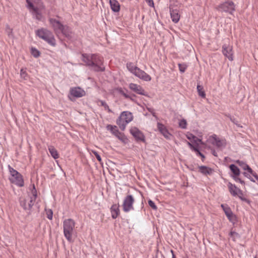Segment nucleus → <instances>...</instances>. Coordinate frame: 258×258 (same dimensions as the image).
Returning <instances> with one entry per match:
<instances>
[{
	"mask_svg": "<svg viewBox=\"0 0 258 258\" xmlns=\"http://www.w3.org/2000/svg\"><path fill=\"white\" fill-rule=\"evenodd\" d=\"M100 102L101 103V105L104 107L105 110H107L109 113L112 112V111L109 108L108 105L104 101L100 100Z\"/></svg>",
	"mask_w": 258,
	"mask_h": 258,
	"instance_id": "obj_36",
	"label": "nucleus"
},
{
	"mask_svg": "<svg viewBox=\"0 0 258 258\" xmlns=\"http://www.w3.org/2000/svg\"><path fill=\"white\" fill-rule=\"evenodd\" d=\"M116 90L120 94L122 95L125 98L129 99L132 101H134V99L133 98L135 97V95L133 94H131L128 90L125 88H122L120 87H118L116 89Z\"/></svg>",
	"mask_w": 258,
	"mask_h": 258,
	"instance_id": "obj_14",
	"label": "nucleus"
},
{
	"mask_svg": "<svg viewBox=\"0 0 258 258\" xmlns=\"http://www.w3.org/2000/svg\"><path fill=\"white\" fill-rule=\"evenodd\" d=\"M216 9L219 12L228 13L232 15L235 11V5L232 1H227L218 6Z\"/></svg>",
	"mask_w": 258,
	"mask_h": 258,
	"instance_id": "obj_5",
	"label": "nucleus"
},
{
	"mask_svg": "<svg viewBox=\"0 0 258 258\" xmlns=\"http://www.w3.org/2000/svg\"><path fill=\"white\" fill-rule=\"evenodd\" d=\"M32 11V13L33 15H40V13L39 11V9L37 7H34L30 10Z\"/></svg>",
	"mask_w": 258,
	"mask_h": 258,
	"instance_id": "obj_39",
	"label": "nucleus"
},
{
	"mask_svg": "<svg viewBox=\"0 0 258 258\" xmlns=\"http://www.w3.org/2000/svg\"><path fill=\"white\" fill-rule=\"evenodd\" d=\"M228 187L229 191L230 193L233 196L235 197L237 195H238V192H237L238 187H237L235 184H233L231 183V182H229L228 184Z\"/></svg>",
	"mask_w": 258,
	"mask_h": 258,
	"instance_id": "obj_26",
	"label": "nucleus"
},
{
	"mask_svg": "<svg viewBox=\"0 0 258 258\" xmlns=\"http://www.w3.org/2000/svg\"><path fill=\"white\" fill-rule=\"evenodd\" d=\"M197 139V141L200 142L201 144H204V143L203 142V141H202L201 139Z\"/></svg>",
	"mask_w": 258,
	"mask_h": 258,
	"instance_id": "obj_56",
	"label": "nucleus"
},
{
	"mask_svg": "<svg viewBox=\"0 0 258 258\" xmlns=\"http://www.w3.org/2000/svg\"><path fill=\"white\" fill-rule=\"evenodd\" d=\"M179 70L182 73L185 72L187 68V65L185 63H178V64Z\"/></svg>",
	"mask_w": 258,
	"mask_h": 258,
	"instance_id": "obj_34",
	"label": "nucleus"
},
{
	"mask_svg": "<svg viewBox=\"0 0 258 258\" xmlns=\"http://www.w3.org/2000/svg\"><path fill=\"white\" fill-rule=\"evenodd\" d=\"M146 2H147L149 3L150 6H151V5H150L151 3H152V4L153 5H154L153 0H146Z\"/></svg>",
	"mask_w": 258,
	"mask_h": 258,
	"instance_id": "obj_55",
	"label": "nucleus"
},
{
	"mask_svg": "<svg viewBox=\"0 0 258 258\" xmlns=\"http://www.w3.org/2000/svg\"><path fill=\"white\" fill-rule=\"evenodd\" d=\"M249 174L250 173H249L248 172H243V174L244 176L249 178L250 180V181H251L252 182H255L254 180L251 177V176L249 175Z\"/></svg>",
	"mask_w": 258,
	"mask_h": 258,
	"instance_id": "obj_44",
	"label": "nucleus"
},
{
	"mask_svg": "<svg viewBox=\"0 0 258 258\" xmlns=\"http://www.w3.org/2000/svg\"><path fill=\"white\" fill-rule=\"evenodd\" d=\"M37 197V190H36V189L35 187V185L34 184L33 185V188L31 190V195L28 198L30 199V200H32V201L34 202H35L36 198Z\"/></svg>",
	"mask_w": 258,
	"mask_h": 258,
	"instance_id": "obj_31",
	"label": "nucleus"
},
{
	"mask_svg": "<svg viewBox=\"0 0 258 258\" xmlns=\"http://www.w3.org/2000/svg\"><path fill=\"white\" fill-rule=\"evenodd\" d=\"M26 3L27 4V8L30 10L35 6L33 4V3L30 0H26Z\"/></svg>",
	"mask_w": 258,
	"mask_h": 258,
	"instance_id": "obj_43",
	"label": "nucleus"
},
{
	"mask_svg": "<svg viewBox=\"0 0 258 258\" xmlns=\"http://www.w3.org/2000/svg\"><path fill=\"white\" fill-rule=\"evenodd\" d=\"M188 139H190V137H187Z\"/></svg>",
	"mask_w": 258,
	"mask_h": 258,
	"instance_id": "obj_61",
	"label": "nucleus"
},
{
	"mask_svg": "<svg viewBox=\"0 0 258 258\" xmlns=\"http://www.w3.org/2000/svg\"><path fill=\"white\" fill-rule=\"evenodd\" d=\"M37 36L43 39L49 45L55 46L56 45V41L52 32L46 28H42L35 31Z\"/></svg>",
	"mask_w": 258,
	"mask_h": 258,
	"instance_id": "obj_3",
	"label": "nucleus"
},
{
	"mask_svg": "<svg viewBox=\"0 0 258 258\" xmlns=\"http://www.w3.org/2000/svg\"><path fill=\"white\" fill-rule=\"evenodd\" d=\"M210 139H213V141L211 142L212 144L215 146L218 149H222L226 146V140L220 139L215 134L211 136Z\"/></svg>",
	"mask_w": 258,
	"mask_h": 258,
	"instance_id": "obj_12",
	"label": "nucleus"
},
{
	"mask_svg": "<svg viewBox=\"0 0 258 258\" xmlns=\"http://www.w3.org/2000/svg\"><path fill=\"white\" fill-rule=\"evenodd\" d=\"M130 132L137 142H142L146 143L145 135L138 128L132 127L131 128Z\"/></svg>",
	"mask_w": 258,
	"mask_h": 258,
	"instance_id": "obj_11",
	"label": "nucleus"
},
{
	"mask_svg": "<svg viewBox=\"0 0 258 258\" xmlns=\"http://www.w3.org/2000/svg\"><path fill=\"white\" fill-rule=\"evenodd\" d=\"M110 5L111 10L114 12H118L120 10V5L116 0H110Z\"/></svg>",
	"mask_w": 258,
	"mask_h": 258,
	"instance_id": "obj_24",
	"label": "nucleus"
},
{
	"mask_svg": "<svg viewBox=\"0 0 258 258\" xmlns=\"http://www.w3.org/2000/svg\"><path fill=\"white\" fill-rule=\"evenodd\" d=\"M187 145L189 147V148L193 151H195V149H198L199 148L198 145H197L196 146H194L191 143L189 142H187Z\"/></svg>",
	"mask_w": 258,
	"mask_h": 258,
	"instance_id": "obj_45",
	"label": "nucleus"
},
{
	"mask_svg": "<svg viewBox=\"0 0 258 258\" xmlns=\"http://www.w3.org/2000/svg\"><path fill=\"white\" fill-rule=\"evenodd\" d=\"M133 74L143 81H150L151 79V77L149 75L139 68Z\"/></svg>",
	"mask_w": 258,
	"mask_h": 258,
	"instance_id": "obj_17",
	"label": "nucleus"
},
{
	"mask_svg": "<svg viewBox=\"0 0 258 258\" xmlns=\"http://www.w3.org/2000/svg\"><path fill=\"white\" fill-rule=\"evenodd\" d=\"M199 168L200 172L205 175H211L214 171L211 168L204 165L199 166Z\"/></svg>",
	"mask_w": 258,
	"mask_h": 258,
	"instance_id": "obj_22",
	"label": "nucleus"
},
{
	"mask_svg": "<svg viewBox=\"0 0 258 258\" xmlns=\"http://www.w3.org/2000/svg\"><path fill=\"white\" fill-rule=\"evenodd\" d=\"M8 168L9 170V172L12 176H14L15 175H19V172L12 168L10 165L8 166Z\"/></svg>",
	"mask_w": 258,
	"mask_h": 258,
	"instance_id": "obj_35",
	"label": "nucleus"
},
{
	"mask_svg": "<svg viewBox=\"0 0 258 258\" xmlns=\"http://www.w3.org/2000/svg\"><path fill=\"white\" fill-rule=\"evenodd\" d=\"M116 123L119 126L121 131H124L127 124L124 120L120 118V116L117 119Z\"/></svg>",
	"mask_w": 258,
	"mask_h": 258,
	"instance_id": "obj_28",
	"label": "nucleus"
},
{
	"mask_svg": "<svg viewBox=\"0 0 258 258\" xmlns=\"http://www.w3.org/2000/svg\"><path fill=\"white\" fill-rule=\"evenodd\" d=\"M135 202V199L132 195H127L123 202V210L124 212H128L131 210H134L133 204Z\"/></svg>",
	"mask_w": 258,
	"mask_h": 258,
	"instance_id": "obj_9",
	"label": "nucleus"
},
{
	"mask_svg": "<svg viewBox=\"0 0 258 258\" xmlns=\"http://www.w3.org/2000/svg\"><path fill=\"white\" fill-rule=\"evenodd\" d=\"M92 152L96 157L97 160L100 162V163L102 164V159L100 155L98 154V153L96 151H92Z\"/></svg>",
	"mask_w": 258,
	"mask_h": 258,
	"instance_id": "obj_40",
	"label": "nucleus"
},
{
	"mask_svg": "<svg viewBox=\"0 0 258 258\" xmlns=\"http://www.w3.org/2000/svg\"><path fill=\"white\" fill-rule=\"evenodd\" d=\"M222 53L230 61L233 60V53L232 47L226 44L222 46Z\"/></svg>",
	"mask_w": 258,
	"mask_h": 258,
	"instance_id": "obj_15",
	"label": "nucleus"
},
{
	"mask_svg": "<svg viewBox=\"0 0 258 258\" xmlns=\"http://www.w3.org/2000/svg\"><path fill=\"white\" fill-rule=\"evenodd\" d=\"M230 171L232 172L231 176L236 182H239L241 184L244 185V181L239 177L240 174V171L239 168L235 164H230L229 166Z\"/></svg>",
	"mask_w": 258,
	"mask_h": 258,
	"instance_id": "obj_10",
	"label": "nucleus"
},
{
	"mask_svg": "<svg viewBox=\"0 0 258 258\" xmlns=\"http://www.w3.org/2000/svg\"><path fill=\"white\" fill-rule=\"evenodd\" d=\"M148 204L150 206V207H151L153 210H156L157 209V207L156 206L154 202L152 201L151 200H149L148 201Z\"/></svg>",
	"mask_w": 258,
	"mask_h": 258,
	"instance_id": "obj_42",
	"label": "nucleus"
},
{
	"mask_svg": "<svg viewBox=\"0 0 258 258\" xmlns=\"http://www.w3.org/2000/svg\"><path fill=\"white\" fill-rule=\"evenodd\" d=\"M221 207L229 221L234 224L235 222L237 221V217L236 215L233 213L230 208L227 205L224 204H222Z\"/></svg>",
	"mask_w": 258,
	"mask_h": 258,
	"instance_id": "obj_13",
	"label": "nucleus"
},
{
	"mask_svg": "<svg viewBox=\"0 0 258 258\" xmlns=\"http://www.w3.org/2000/svg\"><path fill=\"white\" fill-rule=\"evenodd\" d=\"M239 198L243 202H245L248 204H249L250 203V201L249 200H248L247 199L244 198V197H243L241 196H239Z\"/></svg>",
	"mask_w": 258,
	"mask_h": 258,
	"instance_id": "obj_48",
	"label": "nucleus"
},
{
	"mask_svg": "<svg viewBox=\"0 0 258 258\" xmlns=\"http://www.w3.org/2000/svg\"><path fill=\"white\" fill-rule=\"evenodd\" d=\"M12 177L13 178L10 179L12 182L14 183L15 184L20 187H22L24 186V180L23 177L20 173H19V175H17Z\"/></svg>",
	"mask_w": 258,
	"mask_h": 258,
	"instance_id": "obj_19",
	"label": "nucleus"
},
{
	"mask_svg": "<svg viewBox=\"0 0 258 258\" xmlns=\"http://www.w3.org/2000/svg\"><path fill=\"white\" fill-rule=\"evenodd\" d=\"M229 236L232 238L233 241H235L236 239L240 238V235L237 232L233 231V228L231 229L229 234Z\"/></svg>",
	"mask_w": 258,
	"mask_h": 258,
	"instance_id": "obj_32",
	"label": "nucleus"
},
{
	"mask_svg": "<svg viewBox=\"0 0 258 258\" xmlns=\"http://www.w3.org/2000/svg\"><path fill=\"white\" fill-rule=\"evenodd\" d=\"M254 258H256V257H255Z\"/></svg>",
	"mask_w": 258,
	"mask_h": 258,
	"instance_id": "obj_62",
	"label": "nucleus"
},
{
	"mask_svg": "<svg viewBox=\"0 0 258 258\" xmlns=\"http://www.w3.org/2000/svg\"><path fill=\"white\" fill-rule=\"evenodd\" d=\"M31 54L35 58L38 57L40 55V51L36 48L32 47L31 49Z\"/></svg>",
	"mask_w": 258,
	"mask_h": 258,
	"instance_id": "obj_33",
	"label": "nucleus"
},
{
	"mask_svg": "<svg viewBox=\"0 0 258 258\" xmlns=\"http://www.w3.org/2000/svg\"><path fill=\"white\" fill-rule=\"evenodd\" d=\"M49 152L51 156L55 159L59 157L57 150L52 146H50L48 148Z\"/></svg>",
	"mask_w": 258,
	"mask_h": 258,
	"instance_id": "obj_29",
	"label": "nucleus"
},
{
	"mask_svg": "<svg viewBox=\"0 0 258 258\" xmlns=\"http://www.w3.org/2000/svg\"><path fill=\"white\" fill-rule=\"evenodd\" d=\"M106 128L107 130L110 131L113 135L116 136L122 142L124 143H127V138L124 134L121 133L118 131L116 126L108 124L106 126Z\"/></svg>",
	"mask_w": 258,
	"mask_h": 258,
	"instance_id": "obj_8",
	"label": "nucleus"
},
{
	"mask_svg": "<svg viewBox=\"0 0 258 258\" xmlns=\"http://www.w3.org/2000/svg\"><path fill=\"white\" fill-rule=\"evenodd\" d=\"M193 139L197 138V137L195 136H192Z\"/></svg>",
	"mask_w": 258,
	"mask_h": 258,
	"instance_id": "obj_58",
	"label": "nucleus"
},
{
	"mask_svg": "<svg viewBox=\"0 0 258 258\" xmlns=\"http://www.w3.org/2000/svg\"><path fill=\"white\" fill-rule=\"evenodd\" d=\"M48 21L54 33L57 37L62 34L68 39L72 38V32L70 27L66 25H63L59 21L54 18H50Z\"/></svg>",
	"mask_w": 258,
	"mask_h": 258,
	"instance_id": "obj_2",
	"label": "nucleus"
},
{
	"mask_svg": "<svg viewBox=\"0 0 258 258\" xmlns=\"http://www.w3.org/2000/svg\"><path fill=\"white\" fill-rule=\"evenodd\" d=\"M169 10L172 21L175 23H177L180 19V15L178 14V11L173 9L170 7H169Z\"/></svg>",
	"mask_w": 258,
	"mask_h": 258,
	"instance_id": "obj_20",
	"label": "nucleus"
},
{
	"mask_svg": "<svg viewBox=\"0 0 258 258\" xmlns=\"http://www.w3.org/2000/svg\"><path fill=\"white\" fill-rule=\"evenodd\" d=\"M21 76L25 80H27V78H26V76H27V74L25 71H24L23 69H21Z\"/></svg>",
	"mask_w": 258,
	"mask_h": 258,
	"instance_id": "obj_47",
	"label": "nucleus"
},
{
	"mask_svg": "<svg viewBox=\"0 0 258 258\" xmlns=\"http://www.w3.org/2000/svg\"><path fill=\"white\" fill-rule=\"evenodd\" d=\"M212 154H213L214 156L217 157V156H218V155H217V152H216V151H215L214 149H213V150H212Z\"/></svg>",
	"mask_w": 258,
	"mask_h": 258,
	"instance_id": "obj_53",
	"label": "nucleus"
},
{
	"mask_svg": "<svg viewBox=\"0 0 258 258\" xmlns=\"http://www.w3.org/2000/svg\"><path fill=\"white\" fill-rule=\"evenodd\" d=\"M187 122L185 119H182L179 121V126L180 127L183 129L186 128Z\"/></svg>",
	"mask_w": 258,
	"mask_h": 258,
	"instance_id": "obj_37",
	"label": "nucleus"
},
{
	"mask_svg": "<svg viewBox=\"0 0 258 258\" xmlns=\"http://www.w3.org/2000/svg\"><path fill=\"white\" fill-rule=\"evenodd\" d=\"M35 18L38 20H40L41 19V15L40 14V15H35Z\"/></svg>",
	"mask_w": 258,
	"mask_h": 258,
	"instance_id": "obj_54",
	"label": "nucleus"
},
{
	"mask_svg": "<svg viewBox=\"0 0 258 258\" xmlns=\"http://www.w3.org/2000/svg\"><path fill=\"white\" fill-rule=\"evenodd\" d=\"M126 67L128 70L132 74L135 73V72H136L137 69L139 68L138 67L135 66L132 62L127 63Z\"/></svg>",
	"mask_w": 258,
	"mask_h": 258,
	"instance_id": "obj_30",
	"label": "nucleus"
},
{
	"mask_svg": "<svg viewBox=\"0 0 258 258\" xmlns=\"http://www.w3.org/2000/svg\"><path fill=\"white\" fill-rule=\"evenodd\" d=\"M237 192H238V196L239 197V196H242L243 195V192L242 191L239 189V188H237Z\"/></svg>",
	"mask_w": 258,
	"mask_h": 258,
	"instance_id": "obj_51",
	"label": "nucleus"
},
{
	"mask_svg": "<svg viewBox=\"0 0 258 258\" xmlns=\"http://www.w3.org/2000/svg\"><path fill=\"white\" fill-rule=\"evenodd\" d=\"M195 152L196 153L197 155L200 156L202 158V160L204 161L205 158V156L203 153H202L200 152L199 148L198 149H195Z\"/></svg>",
	"mask_w": 258,
	"mask_h": 258,
	"instance_id": "obj_38",
	"label": "nucleus"
},
{
	"mask_svg": "<svg viewBox=\"0 0 258 258\" xmlns=\"http://www.w3.org/2000/svg\"><path fill=\"white\" fill-rule=\"evenodd\" d=\"M81 59L92 71L99 72L105 70L103 58L96 54L83 53Z\"/></svg>",
	"mask_w": 258,
	"mask_h": 258,
	"instance_id": "obj_1",
	"label": "nucleus"
},
{
	"mask_svg": "<svg viewBox=\"0 0 258 258\" xmlns=\"http://www.w3.org/2000/svg\"><path fill=\"white\" fill-rule=\"evenodd\" d=\"M197 89L199 96L203 98H206V93L203 86L198 83Z\"/></svg>",
	"mask_w": 258,
	"mask_h": 258,
	"instance_id": "obj_27",
	"label": "nucleus"
},
{
	"mask_svg": "<svg viewBox=\"0 0 258 258\" xmlns=\"http://www.w3.org/2000/svg\"><path fill=\"white\" fill-rule=\"evenodd\" d=\"M120 118L125 121L127 123L131 122L133 118L132 113L128 111H123L120 114Z\"/></svg>",
	"mask_w": 258,
	"mask_h": 258,
	"instance_id": "obj_21",
	"label": "nucleus"
},
{
	"mask_svg": "<svg viewBox=\"0 0 258 258\" xmlns=\"http://www.w3.org/2000/svg\"><path fill=\"white\" fill-rule=\"evenodd\" d=\"M171 252L172 253V258H175V255L173 253V251L172 250H171Z\"/></svg>",
	"mask_w": 258,
	"mask_h": 258,
	"instance_id": "obj_57",
	"label": "nucleus"
},
{
	"mask_svg": "<svg viewBox=\"0 0 258 258\" xmlns=\"http://www.w3.org/2000/svg\"><path fill=\"white\" fill-rule=\"evenodd\" d=\"M250 174H251L255 178V179L258 181V175L257 174L253 171V170L252 169V172L249 173Z\"/></svg>",
	"mask_w": 258,
	"mask_h": 258,
	"instance_id": "obj_49",
	"label": "nucleus"
},
{
	"mask_svg": "<svg viewBox=\"0 0 258 258\" xmlns=\"http://www.w3.org/2000/svg\"><path fill=\"white\" fill-rule=\"evenodd\" d=\"M75 222L72 219H65L63 222V231L64 236L70 242H73V235L74 233Z\"/></svg>",
	"mask_w": 258,
	"mask_h": 258,
	"instance_id": "obj_4",
	"label": "nucleus"
},
{
	"mask_svg": "<svg viewBox=\"0 0 258 258\" xmlns=\"http://www.w3.org/2000/svg\"><path fill=\"white\" fill-rule=\"evenodd\" d=\"M46 211L47 218L49 220H51L52 219V217H53V212H52V210L48 209V210H46Z\"/></svg>",
	"mask_w": 258,
	"mask_h": 258,
	"instance_id": "obj_41",
	"label": "nucleus"
},
{
	"mask_svg": "<svg viewBox=\"0 0 258 258\" xmlns=\"http://www.w3.org/2000/svg\"><path fill=\"white\" fill-rule=\"evenodd\" d=\"M110 211L111 213L112 218L113 219H116L120 213L119 205L116 204H113L110 208Z\"/></svg>",
	"mask_w": 258,
	"mask_h": 258,
	"instance_id": "obj_23",
	"label": "nucleus"
},
{
	"mask_svg": "<svg viewBox=\"0 0 258 258\" xmlns=\"http://www.w3.org/2000/svg\"><path fill=\"white\" fill-rule=\"evenodd\" d=\"M85 95L86 92L83 89L79 87H75L70 89L68 97L70 100L73 101L75 98H80Z\"/></svg>",
	"mask_w": 258,
	"mask_h": 258,
	"instance_id": "obj_7",
	"label": "nucleus"
},
{
	"mask_svg": "<svg viewBox=\"0 0 258 258\" xmlns=\"http://www.w3.org/2000/svg\"><path fill=\"white\" fill-rule=\"evenodd\" d=\"M148 111L151 112L153 116H156V113L154 112L153 109L151 108H148Z\"/></svg>",
	"mask_w": 258,
	"mask_h": 258,
	"instance_id": "obj_50",
	"label": "nucleus"
},
{
	"mask_svg": "<svg viewBox=\"0 0 258 258\" xmlns=\"http://www.w3.org/2000/svg\"><path fill=\"white\" fill-rule=\"evenodd\" d=\"M235 162L243 170H246L248 173L252 172V169L250 167V166L248 165H247L244 162L239 160H236Z\"/></svg>",
	"mask_w": 258,
	"mask_h": 258,
	"instance_id": "obj_25",
	"label": "nucleus"
},
{
	"mask_svg": "<svg viewBox=\"0 0 258 258\" xmlns=\"http://www.w3.org/2000/svg\"><path fill=\"white\" fill-rule=\"evenodd\" d=\"M188 139H190V137H187Z\"/></svg>",
	"mask_w": 258,
	"mask_h": 258,
	"instance_id": "obj_60",
	"label": "nucleus"
},
{
	"mask_svg": "<svg viewBox=\"0 0 258 258\" xmlns=\"http://www.w3.org/2000/svg\"><path fill=\"white\" fill-rule=\"evenodd\" d=\"M56 17L58 18H60L59 16H56Z\"/></svg>",
	"mask_w": 258,
	"mask_h": 258,
	"instance_id": "obj_59",
	"label": "nucleus"
},
{
	"mask_svg": "<svg viewBox=\"0 0 258 258\" xmlns=\"http://www.w3.org/2000/svg\"><path fill=\"white\" fill-rule=\"evenodd\" d=\"M187 145L189 147V148L193 151H195V149H198L199 148L198 145H197L196 146H194L191 143L189 142H187Z\"/></svg>",
	"mask_w": 258,
	"mask_h": 258,
	"instance_id": "obj_46",
	"label": "nucleus"
},
{
	"mask_svg": "<svg viewBox=\"0 0 258 258\" xmlns=\"http://www.w3.org/2000/svg\"><path fill=\"white\" fill-rule=\"evenodd\" d=\"M157 127L160 132L163 135V136L167 139H170L172 135L169 133L167 129L163 124L158 122Z\"/></svg>",
	"mask_w": 258,
	"mask_h": 258,
	"instance_id": "obj_18",
	"label": "nucleus"
},
{
	"mask_svg": "<svg viewBox=\"0 0 258 258\" xmlns=\"http://www.w3.org/2000/svg\"><path fill=\"white\" fill-rule=\"evenodd\" d=\"M230 120L232 121L234 124L237 125L238 121L236 120L234 118L231 117Z\"/></svg>",
	"mask_w": 258,
	"mask_h": 258,
	"instance_id": "obj_52",
	"label": "nucleus"
},
{
	"mask_svg": "<svg viewBox=\"0 0 258 258\" xmlns=\"http://www.w3.org/2000/svg\"><path fill=\"white\" fill-rule=\"evenodd\" d=\"M129 87L131 90L138 94L147 96V93L140 85L134 83H131L129 85Z\"/></svg>",
	"mask_w": 258,
	"mask_h": 258,
	"instance_id": "obj_16",
	"label": "nucleus"
},
{
	"mask_svg": "<svg viewBox=\"0 0 258 258\" xmlns=\"http://www.w3.org/2000/svg\"><path fill=\"white\" fill-rule=\"evenodd\" d=\"M19 203L20 206L27 212V215H31L32 212V209L34 202L29 198L26 199L25 198L20 197L19 199Z\"/></svg>",
	"mask_w": 258,
	"mask_h": 258,
	"instance_id": "obj_6",
	"label": "nucleus"
}]
</instances>
